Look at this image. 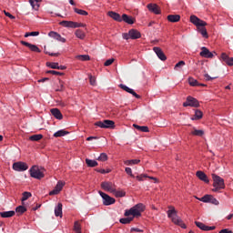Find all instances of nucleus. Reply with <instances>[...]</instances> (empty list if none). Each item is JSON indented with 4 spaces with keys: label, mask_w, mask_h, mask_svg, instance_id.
I'll return each instance as SVG.
<instances>
[{
    "label": "nucleus",
    "mask_w": 233,
    "mask_h": 233,
    "mask_svg": "<svg viewBox=\"0 0 233 233\" xmlns=\"http://www.w3.org/2000/svg\"><path fill=\"white\" fill-rule=\"evenodd\" d=\"M190 23L197 26V30L198 34H201L202 37L204 39H208V32L207 31V22L201 20L199 17H198L196 15H192L189 17Z\"/></svg>",
    "instance_id": "1"
},
{
    "label": "nucleus",
    "mask_w": 233,
    "mask_h": 233,
    "mask_svg": "<svg viewBox=\"0 0 233 233\" xmlns=\"http://www.w3.org/2000/svg\"><path fill=\"white\" fill-rule=\"evenodd\" d=\"M167 218H171L172 223L177 225L181 228H187V224L177 216V211L174 206H168Z\"/></svg>",
    "instance_id": "2"
},
{
    "label": "nucleus",
    "mask_w": 233,
    "mask_h": 233,
    "mask_svg": "<svg viewBox=\"0 0 233 233\" xmlns=\"http://www.w3.org/2000/svg\"><path fill=\"white\" fill-rule=\"evenodd\" d=\"M147 210V206L143 203H138L132 207L130 209L125 211L124 216L128 218V216H133V218H141V213Z\"/></svg>",
    "instance_id": "3"
},
{
    "label": "nucleus",
    "mask_w": 233,
    "mask_h": 233,
    "mask_svg": "<svg viewBox=\"0 0 233 233\" xmlns=\"http://www.w3.org/2000/svg\"><path fill=\"white\" fill-rule=\"evenodd\" d=\"M213 187L212 192H219V190L225 189V179L221 177L212 174Z\"/></svg>",
    "instance_id": "4"
},
{
    "label": "nucleus",
    "mask_w": 233,
    "mask_h": 233,
    "mask_svg": "<svg viewBox=\"0 0 233 233\" xmlns=\"http://www.w3.org/2000/svg\"><path fill=\"white\" fill-rule=\"evenodd\" d=\"M29 174L35 179H43L45 177V173L39 169L38 166H33L29 170Z\"/></svg>",
    "instance_id": "5"
},
{
    "label": "nucleus",
    "mask_w": 233,
    "mask_h": 233,
    "mask_svg": "<svg viewBox=\"0 0 233 233\" xmlns=\"http://www.w3.org/2000/svg\"><path fill=\"white\" fill-rule=\"evenodd\" d=\"M183 106L187 107V106H191L192 108H199L200 105H199V100L188 96L186 98V101L183 103Z\"/></svg>",
    "instance_id": "6"
},
{
    "label": "nucleus",
    "mask_w": 233,
    "mask_h": 233,
    "mask_svg": "<svg viewBox=\"0 0 233 233\" xmlns=\"http://www.w3.org/2000/svg\"><path fill=\"white\" fill-rule=\"evenodd\" d=\"M95 127H99V128H116V122L113 120L97 121L95 123Z\"/></svg>",
    "instance_id": "7"
},
{
    "label": "nucleus",
    "mask_w": 233,
    "mask_h": 233,
    "mask_svg": "<svg viewBox=\"0 0 233 233\" xmlns=\"http://www.w3.org/2000/svg\"><path fill=\"white\" fill-rule=\"evenodd\" d=\"M99 195L101 196V198L103 199V205H105L106 207L114 205V203H116V198L108 196L106 193H105L103 191H99Z\"/></svg>",
    "instance_id": "8"
},
{
    "label": "nucleus",
    "mask_w": 233,
    "mask_h": 233,
    "mask_svg": "<svg viewBox=\"0 0 233 233\" xmlns=\"http://www.w3.org/2000/svg\"><path fill=\"white\" fill-rule=\"evenodd\" d=\"M13 170L16 172H25V170H28V164L25 162L18 161L13 164Z\"/></svg>",
    "instance_id": "9"
},
{
    "label": "nucleus",
    "mask_w": 233,
    "mask_h": 233,
    "mask_svg": "<svg viewBox=\"0 0 233 233\" xmlns=\"http://www.w3.org/2000/svg\"><path fill=\"white\" fill-rule=\"evenodd\" d=\"M100 187L102 190H105V192H110L111 194L116 192V185L112 182H102Z\"/></svg>",
    "instance_id": "10"
},
{
    "label": "nucleus",
    "mask_w": 233,
    "mask_h": 233,
    "mask_svg": "<svg viewBox=\"0 0 233 233\" xmlns=\"http://www.w3.org/2000/svg\"><path fill=\"white\" fill-rule=\"evenodd\" d=\"M64 187H65V182L59 180L56 186L55 187V188L49 192V196H57V194H59V192L63 190Z\"/></svg>",
    "instance_id": "11"
},
{
    "label": "nucleus",
    "mask_w": 233,
    "mask_h": 233,
    "mask_svg": "<svg viewBox=\"0 0 233 233\" xmlns=\"http://www.w3.org/2000/svg\"><path fill=\"white\" fill-rule=\"evenodd\" d=\"M119 88H121L125 92H127V94H131L134 97H136V99H141V96L137 93H136L134 89L127 86L126 85L120 84Z\"/></svg>",
    "instance_id": "12"
},
{
    "label": "nucleus",
    "mask_w": 233,
    "mask_h": 233,
    "mask_svg": "<svg viewBox=\"0 0 233 233\" xmlns=\"http://www.w3.org/2000/svg\"><path fill=\"white\" fill-rule=\"evenodd\" d=\"M20 43L24 46H26L27 48H29V50H31V52H36V54H41V49H39L36 45L30 44L25 40L20 41Z\"/></svg>",
    "instance_id": "13"
},
{
    "label": "nucleus",
    "mask_w": 233,
    "mask_h": 233,
    "mask_svg": "<svg viewBox=\"0 0 233 233\" xmlns=\"http://www.w3.org/2000/svg\"><path fill=\"white\" fill-rule=\"evenodd\" d=\"M147 8L156 15H159V14H161V8H159V5L157 4H148Z\"/></svg>",
    "instance_id": "14"
},
{
    "label": "nucleus",
    "mask_w": 233,
    "mask_h": 233,
    "mask_svg": "<svg viewBox=\"0 0 233 233\" xmlns=\"http://www.w3.org/2000/svg\"><path fill=\"white\" fill-rule=\"evenodd\" d=\"M200 56L205 57L206 59H212L214 57V54L208 50V48L203 46L201 48Z\"/></svg>",
    "instance_id": "15"
},
{
    "label": "nucleus",
    "mask_w": 233,
    "mask_h": 233,
    "mask_svg": "<svg viewBox=\"0 0 233 233\" xmlns=\"http://www.w3.org/2000/svg\"><path fill=\"white\" fill-rule=\"evenodd\" d=\"M153 51L157 54L160 61H167V55H165L161 47H153Z\"/></svg>",
    "instance_id": "16"
},
{
    "label": "nucleus",
    "mask_w": 233,
    "mask_h": 233,
    "mask_svg": "<svg viewBox=\"0 0 233 233\" xmlns=\"http://www.w3.org/2000/svg\"><path fill=\"white\" fill-rule=\"evenodd\" d=\"M49 37H53V39H56V41H60V43H66V39L63 38L59 33L56 31H51L48 33Z\"/></svg>",
    "instance_id": "17"
},
{
    "label": "nucleus",
    "mask_w": 233,
    "mask_h": 233,
    "mask_svg": "<svg viewBox=\"0 0 233 233\" xmlns=\"http://www.w3.org/2000/svg\"><path fill=\"white\" fill-rule=\"evenodd\" d=\"M196 176H197V177H198V179H200V181H203L207 185H208L210 183V180L208 179V177L206 175L205 172L197 171Z\"/></svg>",
    "instance_id": "18"
},
{
    "label": "nucleus",
    "mask_w": 233,
    "mask_h": 233,
    "mask_svg": "<svg viewBox=\"0 0 233 233\" xmlns=\"http://www.w3.org/2000/svg\"><path fill=\"white\" fill-rule=\"evenodd\" d=\"M220 58L228 65V66H233V57L228 56L227 53H222Z\"/></svg>",
    "instance_id": "19"
},
{
    "label": "nucleus",
    "mask_w": 233,
    "mask_h": 233,
    "mask_svg": "<svg viewBox=\"0 0 233 233\" xmlns=\"http://www.w3.org/2000/svg\"><path fill=\"white\" fill-rule=\"evenodd\" d=\"M107 15L111 17V19H114V21H117V23L123 22L121 15L119 13H116L114 11L107 12Z\"/></svg>",
    "instance_id": "20"
},
{
    "label": "nucleus",
    "mask_w": 233,
    "mask_h": 233,
    "mask_svg": "<svg viewBox=\"0 0 233 233\" xmlns=\"http://www.w3.org/2000/svg\"><path fill=\"white\" fill-rule=\"evenodd\" d=\"M122 21H124V23H127V25H134V23H136V18H134L127 14H123Z\"/></svg>",
    "instance_id": "21"
},
{
    "label": "nucleus",
    "mask_w": 233,
    "mask_h": 233,
    "mask_svg": "<svg viewBox=\"0 0 233 233\" xmlns=\"http://www.w3.org/2000/svg\"><path fill=\"white\" fill-rule=\"evenodd\" d=\"M130 39H141V32L137 29H130L129 30Z\"/></svg>",
    "instance_id": "22"
},
{
    "label": "nucleus",
    "mask_w": 233,
    "mask_h": 233,
    "mask_svg": "<svg viewBox=\"0 0 233 233\" xmlns=\"http://www.w3.org/2000/svg\"><path fill=\"white\" fill-rule=\"evenodd\" d=\"M169 23H179L181 21V15H169L167 16Z\"/></svg>",
    "instance_id": "23"
},
{
    "label": "nucleus",
    "mask_w": 233,
    "mask_h": 233,
    "mask_svg": "<svg viewBox=\"0 0 233 233\" xmlns=\"http://www.w3.org/2000/svg\"><path fill=\"white\" fill-rule=\"evenodd\" d=\"M199 119H203V111L196 109L195 115L191 117V121H199Z\"/></svg>",
    "instance_id": "24"
},
{
    "label": "nucleus",
    "mask_w": 233,
    "mask_h": 233,
    "mask_svg": "<svg viewBox=\"0 0 233 233\" xmlns=\"http://www.w3.org/2000/svg\"><path fill=\"white\" fill-rule=\"evenodd\" d=\"M55 216L56 218H63V204L58 203L57 207L55 208Z\"/></svg>",
    "instance_id": "25"
},
{
    "label": "nucleus",
    "mask_w": 233,
    "mask_h": 233,
    "mask_svg": "<svg viewBox=\"0 0 233 233\" xmlns=\"http://www.w3.org/2000/svg\"><path fill=\"white\" fill-rule=\"evenodd\" d=\"M60 26H65L66 28H75L74 21L63 20L59 23Z\"/></svg>",
    "instance_id": "26"
},
{
    "label": "nucleus",
    "mask_w": 233,
    "mask_h": 233,
    "mask_svg": "<svg viewBox=\"0 0 233 233\" xmlns=\"http://www.w3.org/2000/svg\"><path fill=\"white\" fill-rule=\"evenodd\" d=\"M51 114L54 116V117H56V119H63V114L61 113V110L57 108L51 109Z\"/></svg>",
    "instance_id": "27"
},
{
    "label": "nucleus",
    "mask_w": 233,
    "mask_h": 233,
    "mask_svg": "<svg viewBox=\"0 0 233 233\" xmlns=\"http://www.w3.org/2000/svg\"><path fill=\"white\" fill-rule=\"evenodd\" d=\"M0 216L1 218H14V216H15V211L12 210L0 212Z\"/></svg>",
    "instance_id": "28"
},
{
    "label": "nucleus",
    "mask_w": 233,
    "mask_h": 233,
    "mask_svg": "<svg viewBox=\"0 0 233 233\" xmlns=\"http://www.w3.org/2000/svg\"><path fill=\"white\" fill-rule=\"evenodd\" d=\"M133 127L137 130H139V132H150V129L147 126H138L137 124H134Z\"/></svg>",
    "instance_id": "29"
},
{
    "label": "nucleus",
    "mask_w": 233,
    "mask_h": 233,
    "mask_svg": "<svg viewBox=\"0 0 233 233\" xmlns=\"http://www.w3.org/2000/svg\"><path fill=\"white\" fill-rule=\"evenodd\" d=\"M68 134H70V132L62 129V130H58L54 134V137H63L64 136H68Z\"/></svg>",
    "instance_id": "30"
},
{
    "label": "nucleus",
    "mask_w": 233,
    "mask_h": 233,
    "mask_svg": "<svg viewBox=\"0 0 233 233\" xmlns=\"http://www.w3.org/2000/svg\"><path fill=\"white\" fill-rule=\"evenodd\" d=\"M134 216L132 217H127L125 218H120L119 221L122 225H129V223H132V221H134Z\"/></svg>",
    "instance_id": "31"
},
{
    "label": "nucleus",
    "mask_w": 233,
    "mask_h": 233,
    "mask_svg": "<svg viewBox=\"0 0 233 233\" xmlns=\"http://www.w3.org/2000/svg\"><path fill=\"white\" fill-rule=\"evenodd\" d=\"M115 198H125L127 196V192L125 190H116L113 191Z\"/></svg>",
    "instance_id": "32"
},
{
    "label": "nucleus",
    "mask_w": 233,
    "mask_h": 233,
    "mask_svg": "<svg viewBox=\"0 0 233 233\" xmlns=\"http://www.w3.org/2000/svg\"><path fill=\"white\" fill-rule=\"evenodd\" d=\"M43 0H29V3L34 10H39V3Z\"/></svg>",
    "instance_id": "33"
},
{
    "label": "nucleus",
    "mask_w": 233,
    "mask_h": 233,
    "mask_svg": "<svg viewBox=\"0 0 233 233\" xmlns=\"http://www.w3.org/2000/svg\"><path fill=\"white\" fill-rule=\"evenodd\" d=\"M75 35L78 39H85V37H86L85 31H83L81 29H76L75 32Z\"/></svg>",
    "instance_id": "34"
},
{
    "label": "nucleus",
    "mask_w": 233,
    "mask_h": 233,
    "mask_svg": "<svg viewBox=\"0 0 233 233\" xmlns=\"http://www.w3.org/2000/svg\"><path fill=\"white\" fill-rule=\"evenodd\" d=\"M86 165L91 168H94V167H97V161L86 158Z\"/></svg>",
    "instance_id": "35"
},
{
    "label": "nucleus",
    "mask_w": 233,
    "mask_h": 233,
    "mask_svg": "<svg viewBox=\"0 0 233 233\" xmlns=\"http://www.w3.org/2000/svg\"><path fill=\"white\" fill-rule=\"evenodd\" d=\"M15 212H16V214H19V216H23V214H25V212H26V207H25V206L16 207Z\"/></svg>",
    "instance_id": "36"
},
{
    "label": "nucleus",
    "mask_w": 233,
    "mask_h": 233,
    "mask_svg": "<svg viewBox=\"0 0 233 233\" xmlns=\"http://www.w3.org/2000/svg\"><path fill=\"white\" fill-rule=\"evenodd\" d=\"M191 136H198V137H203L205 136V131L202 129H195L191 132Z\"/></svg>",
    "instance_id": "37"
},
{
    "label": "nucleus",
    "mask_w": 233,
    "mask_h": 233,
    "mask_svg": "<svg viewBox=\"0 0 233 233\" xmlns=\"http://www.w3.org/2000/svg\"><path fill=\"white\" fill-rule=\"evenodd\" d=\"M76 59L78 61H90V56L88 55H77Z\"/></svg>",
    "instance_id": "38"
},
{
    "label": "nucleus",
    "mask_w": 233,
    "mask_h": 233,
    "mask_svg": "<svg viewBox=\"0 0 233 233\" xmlns=\"http://www.w3.org/2000/svg\"><path fill=\"white\" fill-rule=\"evenodd\" d=\"M46 66L53 68L54 70H58L59 63L57 62H46Z\"/></svg>",
    "instance_id": "39"
},
{
    "label": "nucleus",
    "mask_w": 233,
    "mask_h": 233,
    "mask_svg": "<svg viewBox=\"0 0 233 233\" xmlns=\"http://www.w3.org/2000/svg\"><path fill=\"white\" fill-rule=\"evenodd\" d=\"M187 81L190 86H198L199 85V82L192 76L188 77Z\"/></svg>",
    "instance_id": "40"
},
{
    "label": "nucleus",
    "mask_w": 233,
    "mask_h": 233,
    "mask_svg": "<svg viewBox=\"0 0 233 233\" xmlns=\"http://www.w3.org/2000/svg\"><path fill=\"white\" fill-rule=\"evenodd\" d=\"M212 197V195H205L200 198H198V201H202V203H210V198Z\"/></svg>",
    "instance_id": "41"
},
{
    "label": "nucleus",
    "mask_w": 233,
    "mask_h": 233,
    "mask_svg": "<svg viewBox=\"0 0 233 233\" xmlns=\"http://www.w3.org/2000/svg\"><path fill=\"white\" fill-rule=\"evenodd\" d=\"M30 141H41L43 139V135L38 134V135H33L29 137Z\"/></svg>",
    "instance_id": "42"
},
{
    "label": "nucleus",
    "mask_w": 233,
    "mask_h": 233,
    "mask_svg": "<svg viewBox=\"0 0 233 233\" xmlns=\"http://www.w3.org/2000/svg\"><path fill=\"white\" fill-rule=\"evenodd\" d=\"M74 12L76 14H78L79 15H88V12H86V10H83V9L76 8V7L74 8Z\"/></svg>",
    "instance_id": "43"
},
{
    "label": "nucleus",
    "mask_w": 233,
    "mask_h": 233,
    "mask_svg": "<svg viewBox=\"0 0 233 233\" xmlns=\"http://www.w3.org/2000/svg\"><path fill=\"white\" fill-rule=\"evenodd\" d=\"M125 165H139L141 163L140 159H131V160H127L124 162Z\"/></svg>",
    "instance_id": "44"
},
{
    "label": "nucleus",
    "mask_w": 233,
    "mask_h": 233,
    "mask_svg": "<svg viewBox=\"0 0 233 233\" xmlns=\"http://www.w3.org/2000/svg\"><path fill=\"white\" fill-rule=\"evenodd\" d=\"M195 225H196V227H198V228H200V230H204L206 232L207 225H205L204 223L199 222V221H195Z\"/></svg>",
    "instance_id": "45"
},
{
    "label": "nucleus",
    "mask_w": 233,
    "mask_h": 233,
    "mask_svg": "<svg viewBox=\"0 0 233 233\" xmlns=\"http://www.w3.org/2000/svg\"><path fill=\"white\" fill-rule=\"evenodd\" d=\"M97 161H108V155H106V153H101L100 156L97 157Z\"/></svg>",
    "instance_id": "46"
},
{
    "label": "nucleus",
    "mask_w": 233,
    "mask_h": 233,
    "mask_svg": "<svg viewBox=\"0 0 233 233\" xmlns=\"http://www.w3.org/2000/svg\"><path fill=\"white\" fill-rule=\"evenodd\" d=\"M74 230L76 233H82L81 232V224L79 223V221H75V223H74Z\"/></svg>",
    "instance_id": "47"
},
{
    "label": "nucleus",
    "mask_w": 233,
    "mask_h": 233,
    "mask_svg": "<svg viewBox=\"0 0 233 233\" xmlns=\"http://www.w3.org/2000/svg\"><path fill=\"white\" fill-rule=\"evenodd\" d=\"M46 74H52V76H65V73H61L56 70H47L46 71Z\"/></svg>",
    "instance_id": "48"
},
{
    "label": "nucleus",
    "mask_w": 233,
    "mask_h": 233,
    "mask_svg": "<svg viewBox=\"0 0 233 233\" xmlns=\"http://www.w3.org/2000/svg\"><path fill=\"white\" fill-rule=\"evenodd\" d=\"M59 85H60V86L56 89V92H65V82H63V80L59 79Z\"/></svg>",
    "instance_id": "49"
},
{
    "label": "nucleus",
    "mask_w": 233,
    "mask_h": 233,
    "mask_svg": "<svg viewBox=\"0 0 233 233\" xmlns=\"http://www.w3.org/2000/svg\"><path fill=\"white\" fill-rule=\"evenodd\" d=\"M28 198H32V193H30L28 191H25L23 193V197L21 198V201H26V199H28Z\"/></svg>",
    "instance_id": "50"
},
{
    "label": "nucleus",
    "mask_w": 233,
    "mask_h": 233,
    "mask_svg": "<svg viewBox=\"0 0 233 233\" xmlns=\"http://www.w3.org/2000/svg\"><path fill=\"white\" fill-rule=\"evenodd\" d=\"M96 172H98V174H110V172H112V169H110V168H106V169L96 168Z\"/></svg>",
    "instance_id": "51"
},
{
    "label": "nucleus",
    "mask_w": 233,
    "mask_h": 233,
    "mask_svg": "<svg viewBox=\"0 0 233 233\" xmlns=\"http://www.w3.org/2000/svg\"><path fill=\"white\" fill-rule=\"evenodd\" d=\"M31 36H35L39 35V31H33V32H28L25 34V37H30Z\"/></svg>",
    "instance_id": "52"
},
{
    "label": "nucleus",
    "mask_w": 233,
    "mask_h": 233,
    "mask_svg": "<svg viewBox=\"0 0 233 233\" xmlns=\"http://www.w3.org/2000/svg\"><path fill=\"white\" fill-rule=\"evenodd\" d=\"M209 203H211V205H219V201H218V199L214 198V196L212 195L211 198H209Z\"/></svg>",
    "instance_id": "53"
},
{
    "label": "nucleus",
    "mask_w": 233,
    "mask_h": 233,
    "mask_svg": "<svg viewBox=\"0 0 233 233\" xmlns=\"http://www.w3.org/2000/svg\"><path fill=\"white\" fill-rule=\"evenodd\" d=\"M89 83L92 86H96V76L89 75Z\"/></svg>",
    "instance_id": "54"
},
{
    "label": "nucleus",
    "mask_w": 233,
    "mask_h": 233,
    "mask_svg": "<svg viewBox=\"0 0 233 233\" xmlns=\"http://www.w3.org/2000/svg\"><path fill=\"white\" fill-rule=\"evenodd\" d=\"M86 24L75 22V28H86Z\"/></svg>",
    "instance_id": "55"
},
{
    "label": "nucleus",
    "mask_w": 233,
    "mask_h": 233,
    "mask_svg": "<svg viewBox=\"0 0 233 233\" xmlns=\"http://www.w3.org/2000/svg\"><path fill=\"white\" fill-rule=\"evenodd\" d=\"M114 61H116L115 58L107 59V60L104 63V66H110V65H112V64L114 63Z\"/></svg>",
    "instance_id": "56"
},
{
    "label": "nucleus",
    "mask_w": 233,
    "mask_h": 233,
    "mask_svg": "<svg viewBox=\"0 0 233 233\" xmlns=\"http://www.w3.org/2000/svg\"><path fill=\"white\" fill-rule=\"evenodd\" d=\"M125 171H126V174H127V176H130V177H136V176H134V174H132V168L126 167Z\"/></svg>",
    "instance_id": "57"
},
{
    "label": "nucleus",
    "mask_w": 233,
    "mask_h": 233,
    "mask_svg": "<svg viewBox=\"0 0 233 233\" xmlns=\"http://www.w3.org/2000/svg\"><path fill=\"white\" fill-rule=\"evenodd\" d=\"M204 76L206 77V81H214V79H218V76L211 77L208 74H205Z\"/></svg>",
    "instance_id": "58"
},
{
    "label": "nucleus",
    "mask_w": 233,
    "mask_h": 233,
    "mask_svg": "<svg viewBox=\"0 0 233 233\" xmlns=\"http://www.w3.org/2000/svg\"><path fill=\"white\" fill-rule=\"evenodd\" d=\"M137 181H143V177H148V175L147 174H141L140 176L136 177Z\"/></svg>",
    "instance_id": "59"
},
{
    "label": "nucleus",
    "mask_w": 233,
    "mask_h": 233,
    "mask_svg": "<svg viewBox=\"0 0 233 233\" xmlns=\"http://www.w3.org/2000/svg\"><path fill=\"white\" fill-rule=\"evenodd\" d=\"M180 66H185V61L181 60L176 64L175 68H179Z\"/></svg>",
    "instance_id": "60"
},
{
    "label": "nucleus",
    "mask_w": 233,
    "mask_h": 233,
    "mask_svg": "<svg viewBox=\"0 0 233 233\" xmlns=\"http://www.w3.org/2000/svg\"><path fill=\"white\" fill-rule=\"evenodd\" d=\"M46 54H47L48 56H51V57H59V56H61L60 53H48V52H46Z\"/></svg>",
    "instance_id": "61"
},
{
    "label": "nucleus",
    "mask_w": 233,
    "mask_h": 233,
    "mask_svg": "<svg viewBox=\"0 0 233 233\" xmlns=\"http://www.w3.org/2000/svg\"><path fill=\"white\" fill-rule=\"evenodd\" d=\"M4 14L6 17H9V19H15V16H14L12 14H10L6 11H4Z\"/></svg>",
    "instance_id": "62"
},
{
    "label": "nucleus",
    "mask_w": 233,
    "mask_h": 233,
    "mask_svg": "<svg viewBox=\"0 0 233 233\" xmlns=\"http://www.w3.org/2000/svg\"><path fill=\"white\" fill-rule=\"evenodd\" d=\"M218 233H233V231L228 228H224L221 229Z\"/></svg>",
    "instance_id": "63"
},
{
    "label": "nucleus",
    "mask_w": 233,
    "mask_h": 233,
    "mask_svg": "<svg viewBox=\"0 0 233 233\" xmlns=\"http://www.w3.org/2000/svg\"><path fill=\"white\" fill-rule=\"evenodd\" d=\"M123 37H124L126 40L130 39V31H128V33L123 34Z\"/></svg>",
    "instance_id": "64"
}]
</instances>
